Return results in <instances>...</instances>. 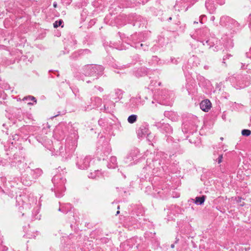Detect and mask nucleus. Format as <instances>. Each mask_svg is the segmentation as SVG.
Listing matches in <instances>:
<instances>
[{
    "label": "nucleus",
    "instance_id": "obj_39",
    "mask_svg": "<svg viewBox=\"0 0 251 251\" xmlns=\"http://www.w3.org/2000/svg\"><path fill=\"white\" fill-rule=\"evenodd\" d=\"M199 85H202V86H203L204 85V81L205 82L206 81L204 80V78L200 76L199 77Z\"/></svg>",
    "mask_w": 251,
    "mask_h": 251
},
{
    "label": "nucleus",
    "instance_id": "obj_59",
    "mask_svg": "<svg viewBox=\"0 0 251 251\" xmlns=\"http://www.w3.org/2000/svg\"><path fill=\"white\" fill-rule=\"evenodd\" d=\"M58 129H59V127H57V128L56 129L55 131V133H56V132H57V131L58 130Z\"/></svg>",
    "mask_w": 251,
    "mask_h": 251
},
{
    "label": "nucleus",
    "instance_id": "obj_62",
    "mask_svg": "<svg viewBox=\"0 0 251 251\" xmlns=\"http://www.w3.org/2000/svg\"><path fill=\"white\" fill-rule=\"evenodd\" d=\"M171 20H172V17H170V18H169V19H168V21H171Z\"/></svg>",
    "mask_w": 251,
    "mask_h": 251
},
{
    "label": "nucleus",
    "instance_id": "obj_46",
    "mask_svg": "<svg viewBox=\"0 0 251 251\" xmlns=\"http://www.w3.org/2000/svg\"><path fill=\"white\" fill-rule=\"evenodd\" d=\"M95 88L97 89L98 90H99L100 92H103V89L100 87V86H95Z\"/></svg>",
    "mask_w": 251,
    "mask_h": 251
},
{
    "label": "nucleus",
    "instance_id": "obj_60",
    "mask_svg": "<svg viewBox=\"0 0 251 251\" xmlns=\"http://www.w3.org/2000/svg\"><path fill=\"white\" fill-rule=\"evenodd\" d=\"M120 213V211L118 210L117 211V213L116 214V215H117L118 214H119Z\"/></svg>",
    "mask_w": 251,
    "mask_h": 251
},
{
    "label": "nucleus",
    "instance_id": "obj_41",
    "mask_svg": "<svg viewBox=\"0 0 251 251\" xmlns=\"http://www.w3.org/2000/svg\"><path fill=\"white\" fill-rule=\"evenodd\" d=\"M251 64H248L246 66V70H247V72L249 74H251Z\"/></svg>",
    "mask_w": 251,
    "mask_h": 251
},
{
    "label": "nucleus",
    "instance_id": "obj_50",
    "mask_svg": "<svg viewBox=\"0 0 251 251\" xmlns=\"http://www.w3.org/2000/svg\"><path fill=\"white\" fill-rule=\"evenodd\" d=\"M246 65L245 64H243V63H241V68L242 69H245L246 70Z\"/></svg>",
    "mask_w": 251,
    "mask_h": 251
},
{
    "label": "nucleus",
    "instance_id": "obj_32",
    "mask_svg": "<svg viewBox=\"0 0 251 251\" xmlns=\"http://www.w3.org/2000/svg\"><path fill=\"white\" fill-rule=\"evenodd\" d=\"M139 153V151L137 150L132 151L127 156V159L130 161L136 159L137 156Z\"/></svg>",
    "mask_w": 251,
    "mask_h": 251
},
{
    "label": "nucleus",
    "instance_id": "obj_3",
    "mask_svg": "<svg viewBox=\"0 0 251 251\" xmlns=\"http://www.w3.org/2000/svg\"><path fill=\"white\" fill-rule=\"evenodd\" d=\"M66 179L61 174L55 175L52 179V182L54 185V188H51L54 190L55 196L60 198L64 195L65 191V184Z\"/></svg>",
    "mask_w": 251,
    "mask_h": 251
},
{
    "label": "nucleus",
    "instance_id": "obj_38",
    "mask_svg": "<svg viewBox=\"0 0 251 251\" xmlns=\"http://www.w3.org/2000/svg\"><path fill=\"white\" fill-rule=\"evenodd\" d=\"M9 160L7 161L6 159H1L0 160V164H1L2 166H6L9 164Z\"/></svg>",
    "mask_w": 251,
    "mask_h": 251
},
{
    "label": "nucleus",
    "instance_id": "obj_28",
    "mask_svg": "<svg viewBox=\"0 0 251 251\" xmlns=\"http://www.w3.org/2000/svg\"><path fill=\"white\" fill-rule=\"evenodd\" d=\"M23 100L27 102V103L28 105H33L34 103H36V98L31 96H28L24 97Z\"/></svg>",
    "mask_w": 251,
    "mask_h": 251
},
{
    "label": "nucleus",
    "instance_id": "obj_4",
    "mask_svg": "<svg viewBox=\"0 0 251 251\" xmlns=\"http://www.w3.org/2000/svg\"><path fill=\"white\" fill-rule=\"evenodd\" d=\"M76 147V143L75 140H68L65 147L61 146L57 152L63 159H67L71 157Z\"/></svg>",
    "mask_w": 251,
    "mask_h": 251
},
{
    "label": "nucleus",
    "instance_id": "obj_17",
    "mask_svg": "<svg viewBox=\"0 0 251 251\" xmlns=\"http://www.w3.org/2000/svg\"><path fill=\"white\" fill-rule=\"evenodd\" d=\"M160 130L164 133L168 134H170L173 133V128L168 124L163 123L160 126Z\"/></svg>",
    "mask_w": 251,
    "mask_h": 251
},
{
    "label": "nucleus",
    "instance_id": "obj_47",
    "mask_svg": "<svg viewBox=\"0 0 251 251\" xmlns=\"http://www.w3.org/2000/svg\"><path fill=\"white\" fill-rule=\"evenodd\" d=\"M173 138L171 137V136H168V137H167L166 140L168 142H171L173 141Z\"/></svg>",
    "mask_w": 251,
    "mask_h": 251
},
{
    "label": "nucleus",
    "instance_id": "obj_29",
    "mask_svg": "<svg viewBox=\"0 0 251 251\" xmlns=\"http://www.w3.org/2000/svg\"><path fill=\"white\" fill-rule=\"evenodd\" d=\"M123 91L120 89H117L115 90V97L114 98L115 102L118 101L123 97Z\"/></svg>",
    "mask_w": 251,
    "mask_h": 251
},
{
    "label": "nucleus",
    "instance_id": "obj_63",
    "mask_svg": "<svg viewBox=\"0 0 251 251\" xmlns=\"http://www.w3.org/2000/svg\"><path fill=\"white\" fill-rule=\"evenodd\" d=\"M100 122H101V120H99V123L100 125H101Z\"/></svg>",
    "mask_w": 251,
    "mask_h": 251
},
{
    "label": "nucleus",
    "instance_id": "obj_8",
    "mask_svg": "<svg viewBox=\"0 0 251 251\" xmlns=\"http://www.w3.org/2000/svg\"><path fill=\"white\" fill-rule=\"evenodd\" d=\"M9 164L11 167H16L20 171V163H26L25 162V157L20 151H16L12 156L9 157Z\"/></svg>",
    "mask_w": 251,
    "mask_h": 251
},
{
    "label": "nucleus",
    "instance_id": "obj_16",
    "mask_svg": "<svg viewBox=\"0 0 251 251\" xmlns=\"http://www.w3.org/2000/svg\"><path fill=\"white\" fill-rule=\"evenodd\" d=\"M219 146H220L221 145L219 144ZM213 149L215 150V151L213 152V159L214 160H215L216 162H217L218 164H220L222 161L223 155L222 153H220V154L217 153L216 152V150H217L218 151L219 149H221V150H224V145H223L222 147H216V148L215 147H214Z\"/></svg>",
    "mask_w": 251,
    "mask_h": 251
},
{
    "label": "nucleus",
    "instance_id": "obj_2",
    "mask_svg": "<svg viewBox=\"0 0 251 251\" xmlns=\"http://www.w3.org/2000/svg\"><path fill=\"white\" fill-rule=\"evenodd\" d=\"M197 40L208 49H212L214 51H218L222 49V45L218 38L211 37L207 38L209 31L207 29H200L197 31Z\"/></svg>",
    "mask_w": 251,
    "mask_h": 251
},
{
    "label": "nucleus",
    "instance_id": "obj_57",
    "mask_svg": "<svg viewBox=\"0 0 251 251\" xmlns=\"http://www.w3.org/2000/svg\"><path fill=\"white\" fill-rule=\"evenodd\" d=\"M171 247L172 248H174L175 247V245H174V244H172V245H171Z\"/></svg>",
    "mask_w": 251,
    "mask_h": 251
},
{
    "label": "nucleus",
    "instance_id": "obj_23",
    "mask_svg": "<svg viewBox=\"0 0 251 251\" xmlns=\"http://www.w3.org/2000/svg\"><path fill=\"white\" fill-rule=\"evenodd\" d=\"M141 42H134V48L139 49L143 50L145 51L148 50L149 45L147 43H142Z\"/></svg>",
    "mask_w": 251,
    "mask_h": 251
},
{
    "label": "nucleus",
    "instance_id": "obj_25",
    "mask_svg": "<svg viewBox=\"0 0 251 251\" xmlns=\"http://www.w3.org/2000/svg\"><path fill=\"white\" fill-rule=\"evenodd\" d=\"M39 206L37 205L34 207L32 212V220H39L40 219L41 215L39 214Z\"/></svg>",
    "mask_w": 251,
    "mask_h": 251
},
{
    "label": "nucleus",
    "instance_id": "obj_33",
    "mask_svg": "<svg viewBox=\"0 0 251 251\" xmlns=\"http://www.w3.org/2000/svg\"><path fill=\"white\" fill-rule=\"evenodd\" d=\"M205 198H206L205 196H202L201 197H197L195 198V203L197 205H201L204 203Z\"/></svg>",
    "mask_w": 251,
    "mask_h": 251
},
{
    "label": "nucleus",
    "instance_id": "obj_6",
    "mask_svg": "<svg viewBox=\"0 0 251 251\" xmlns=\"http://www.w3.org/2000/svg\"><path fill=\"white\" fill-rule=\"evenodd\" d=\"M199 121L196 116H192L183 123L182 130L184 133H193L197 131Z\"/></svg>",
    "mask_w": 251,
    "mask_h": 251
},
{
    "label": "nucleus",
    "instance_id": "obj_64",
    "mask_svg": "<svg viewBox=\"0 0 251 251\" xmlns=\"http://www.w3.org/2000/svg\"><path fill=\"white\" fill-rule=\"evenodd\" d=\"M223 139H224L223 137H221V138H220V140H222H222H223Z\"/></svg>",
    "mask_w": 251,
    "mask_h": 251
},
{
    "label": "nucleus",
    "instance_id": "obj_44",
    "mask_svg": "<svg viewBox=\"0 0 251 251\" xmlns=\"http://www.w3.org/2000/svg\"><path fill=\"white\" fill-rule=\"evenodd\" d=\"M247 57L249 58H251V47L250 49V51L246 53Z\"/></svg>",
    "mask_w": 251,
    "mask_h": 251
},
{
    "label": "nucleus",
    "instance_id": "obj_9",
    "mask_svg": "<svg viewBox=\"0 0 251 251\" xmlns=\"http://www.w3.org/2000/svg\"><path fill=\"white\" fill-rule=\"evenodd\" d=\"M91 157L90 156L79 155L77 157L76 165L81 170L87 169L90 166Z\"/></svg>",
    "mask_w": 251,
    "mask_h": 251
},
{
    "label": "nucleus",
    "instance_id": "obj_37",
    "mask_svg": "<svg viewBox=\"0 0 251 251\" xmlns=\"http://www.w3.org/2000/svg\"><path fill=\"white\" fill-rule=\"evenodd\" d=\"M138 71L141 72L142 74H140L139 73H138L137 74V75L142 76L146 74L147 70H146V69H145V68H141L140 70H139Z\"/></svg>",
    "mask_w": 251,
    "mask_h": 251
},
{
    "label": "nucleus",
    "instance_id": "obj_5",
    "mask_svg": "<svg viewBox=\"0 0 251 251\" xmlns=\"http://www.w3.org/2000/svg\"><path fill=\"white\" fill-rule=\"evenodd\" d=\"M20 172L21 174V182L25 186H30L34 182L35 179L33 176V173L31 175L27 173V168L29 167L27 163H20Z\"/></svg>",
    "mask_w": 251,
    "mask_h": 251
},
{
    "label": "nucleus",
    "instance_id": "obj_55",
    "mask_svg": "<svg viewBox=\"0 0 251 251\" xmlns=\"http://www.w3.org/2000/svg\"><path fill=\"white\" fill-rule=\"evenodd\" d=\"M140 214L142 216L144 214V211L142 210V209H140Z\"/></svg>",
    "mask_w": 251,
    "mask_h": 251
},
{
    "label": "nucleus",
    "instance_id": "obj_12",
    "mask_svg": "<svg viewBox=\"0 0 251 251\" xmlns=\"http://www.w3.org/2000/svg\"><path fill=\"white\" fill-rule=\"evenodd\" d=\"M38 201L37 198L35 197L33 195H30L28 196V201L27 202H23L22 204V206L23 208L29 209L32 206L34 207L36 206L37 205H39V202H38V204L37 203Z\"/></svg>",
    "mask_w": 251,
    "mask_h": 251
},
{
    "label": "nucleus",
    "instance_id": "obj_53",
    "mask_svg": "<svg viewBox=\"0 0 251 251\" xmlns=\"http://www.w3.org/2000/svg\"><path fill=\"white\" fill-rule=\"evenodd\" d=\"M57 3L56 1H54L53 3V6L54 8H56L57 7Z\"/></svg>",
    "mask_w": 251,
    "mask_h": 251
},
{
    "label": "nucleus",
    "instance_id": "obj_20",
    "mask_svg": "<svg viewBox=\"0 0 251 251\" xmlns=\"http://www.w3.org/2000/svg\"><path fill=\"white\" fill-rule=\"evenodd\" d=\"M214 1V0H206L205 7L210 13H213L216 9Z\"/></svg>",
    "mask_w": 251,
    "mask_h": 251
},
{
    "label": "nucleus",
    "instance_id": "obj_27",
    "mask_svg": "<svg viewBox=\"0 0 251 251\" xmlns=\"http://www.w3.org/2000/svg\"><path fill=\"white\" fill-rule=\"evenodd\" d=\"M110 107L108 106H107V104L105 103L104 104L103 107L100 109L101 111H103V112H105L106 113H110L112 111L113 109V107L115 106V103L112 101H109Z\"/></svg>",
    "mask_w": 251,
    "mask_h": 251
},
{
    "label": "nucleus",
    "instance_id": "obj_45",
    "mask_svg": "<svg viewBox=\"0 0 251 251\" xmlns=\"http://www.w3.org/2000/svg\"><path fill=\"white\" fill-rule=\"evenodd\" d=\"M186 88L188 93L190 94L192 92L191 87L190 86V85H186Z\"/></svg>",
    "mask_w": 251,
    "mask_h": 251
},
{
    "label": "nucleus",
    "instance_id": "obj_36",
    "mask_svg": "<svg viewBox=\"0 0 251 251\" xmlns=\"http://www.w3.org/2000/svg\"><path fill=\"white\" fill-rule=\"evenodd\" d=\"M242 135L244 136H249L251 134V131L249 129H244L242 130Z\"/></svg>",
    "mask_w": 251,
    "mask_h": 251
},
{
    "label": "nucleus",
    "instance_id": "obj_18",
    "mask_svg": "<svg viewBox=\"0 0 251 251\" xmlns=\"http://www.w3.org/2000/svg\"><path fill=\"white\" fill-rule=\"evenodd\" d=\"M59 205L60 206L58 210L64 214L68 213L72 208V205L69 203L62 204L59 202Z\"/></svg>",
    "mask_w": 251,
    "mask_h": 251
},
{
    "label": "nucleus",
    "instance_id": "obj_24",
    "mask_svg": "<svg viewBox=\"0 0 251 251\" xmlns=\"http://www.w3.org/2000/svg\"><path fill=\"white\" fill-rule=\"evenodd\" d=\"M140 100L137 98H132L130 100L129 102V107L133 110H135L138 107V103Z\"/></svg>",
    "mask_w": 251,
    "mask_h": 251
},
{
    "label": "nucleus",
    "instance_id": "obj_21",
    "mask_svg": "<svg viewBox=\"0 0 251 251\" xmlns=\"http://www.w3.org/2000/svg\"><path fill=\"white\" fill-rule=\"evenodd\" d=\"M211 103L209 100H202L200 104L201 109L205 112H207L211 107Z\"/></svg>",
    "mask_w": 251,
    "mask_h": 251
},
{
    "label": "nucleus",
    "instance_id": "obj_49",
    "mask_svg": "<svg viewBox=\"0 0 251 251\" xmlns=\"http://www.w3.org/2000/svg\"><path fill=\"white\" fill-rule=\"evenodd\" d=\"M161 168L163 171L166 172L167 169V166H162Z\"/></svg>",
    "mask_w": 251,
    "mask_h": 251
},
{
    "label": "nucleus",
    "instance_id": "obj_31",
    "mask_svg": "<svg viewBox=\"0 0 251 251\" xmlns=\"http://www.w3.org/2000/svg\"><path fill=\"white\" fill-rule=\"evenodd\" d=\"M117 158L115 156H111L110 159V162L107 164L108 168H115L117 167Z\"/></svg>",
    "mask_w": 251,
    "mask_h": 251
},
{
    "label": "nucleus",
    "instance_id": "obj_42",
    "mask_svg": "<svg viewBox=\"0 0 251 251\" xmlns=\"http://www.w3.org/2000/svg\"><path fill=\"white\" fill-rule=\"evenodd\" d=\"M159 61V58L157 57V56H153L152 57V61H153V62L152 63V64L153 63H157Z\"/></svg>",
    "mask_w": 251,
    "mask_h": 251
},
{
    "label": "nucleus",
    "instance_id": "obj_1",
    "mask_svg": "<svg viewBox=\"0 0 251 251\" xmlns=\"http://www.w3.org/2000/svg\"><path fill=\"white\" fill-rule=\"evenodd\" d=\"M103 71L104 68L101 65H86L82 68L79 78L89 83L101 76Z\"/></svg>",
    "mask_w": 251,
    "mask_h": 251
},
{
    "label": "nucleus",
    "instance_id": "obj_54",
    "mask_svg": "<svg viewBox=\"0 0 251 251\" xmlns=\"http://www.w3.org/2000/svg\"><path fill=\"white\" fill-rule=\"evenodd\" d=\"M215 18L214 16H211L210 18V20L212 21H214L215 20Z\"/></svg>",
    "mask_w": 251,
    "mask_h": 251
},
{
    "label": "nucleus",
    "instance_id": "obj_58",
    "mask_svg": "<svg viewBox=\"0 0 251 251\" xmlns=\"http://www.w3.org/2000/svg\"><path fill=\"white\" fill-rule=\"evenodd\" d=\"M59 115H60V112H58V113L57 115H55L54 116H53V117H56V116H58Z\"/></svg>",
    "mask_w": 251,
    "mask_h": 251
},
{
    "label": "nucleus",
    "instance_id": "obj_56",
    "mask_svg": "<svg viewBox=\"0 0 251 251\" xmlns=\"http://www.w3.org/2000/svg\"><path fill=\"white\" fill-rule=\"evenodd\" d=\"M204 68L205 69V70H208L209 69V66L208 65H205L204 66Z\"/></svg>",
    "mask_w": 251,
    "mask_h": 251
},
{
    "label": "nucleus",
    "instance_id": "obj_43",
    "mask_svg": "<svg viewBox=\"0 0 251 251\" xmlns=\"http://www.w3.org/2000/svg\"><path fill=\"white\" fill-rule=\"evenodd\" d=\"M90 53V50L88 49H85L82 51V54H89Z\"/></svg>",
    "mask_w": 251,
    "mask_h": 251
},
{
    "label": "nucleus",
    "instance_id": "obj_22",
    "mask_svg": "<svg viewBox=\"0 0 251 251\" xmlns=\"http://www.w3.org/2000/svg\"><path fill=\"white\" fill-rule=\"evenodd\" d=\"M142 34L141 33H136L131 36V39L132 42L131 43V46L134 47V42H142Z\"/></svg>",
    "mask_w": 251,
    "mask_h": 251
},
{
    "label": "nucleus",
    "instance_id": "obj_26",
    "mask_svg": "<svg viewBox=\"0 0 251 251\" xmlns=\"http://www.w3.org/2000/svg\"><path fill=\"white\" fill-rule=\"evenodd\" d=\"M164 115L172 121H176L178 119L177 114L173 111H165L164 112Z\"/></svg>",
    "mask_w": 251,
    "mask_h": 251
},
{
    "label": "nucleus",
    "instance_id": "obj_30",
    "mask_svg": "<svg viewBox=\"0 0 251 251\" xmlns=\"http://www.w3.org/2000/svg\"><path fill=\"white\" fill-rule=\"evenodd\" d=\"M101 176V173L100 170H95L93 172H91L88 175V177L92 179H96L97 177H99Z\"/></svg>",
    "mask_w": 251,
    "mask_h": 251
},
{
    "label": "nucleus",
    "instance_id": "obj_11",
    "mask_svg": "<svg viewBox=\"0 0 251 251\" xmlns=\"http://www.w3.org/2000/svg\"><path fill=\"white\" fill-rule=\"evenodd\" d=\"M91 103L84 107V110L87 111L100 107L102 104V99L99 97H92L90 100Z\"/></svg>",
    "mask_w": 251,
    "mask_h": 251
},
{
    "label": "nucleus",
    "instance_id": "obj_19",
    "mask_svg": "<svg viewBox=\"0 0 251 251\" xmlns=\"http://www.w3.org/2000/svg\"><path fill=\"white\" fill-rule=\"evenodd\" d=\"M27 172L30 175L33 173V176L35 180L41 176L43 173L42 170L41 169L37 168L35 170H33L30 169L29 166L27 168Z\"/></svg>",
    "mask_w": 251,
    "mask_h": 251
},
{
    "label": "nucleus",
    "instance_id": "obj_34",
    "mask_svg": "<svg viewBox=\"0 0 251 251\" xmlns=\"http://www.w3.org/2000/svg\"><path fill=\"white\" fill-rule=\"evenodd\" d=\"M137 115L132 114L128 116L127 121L130 124H133L137 121Z\"/></svg>",
    "mask_w": 251,
    "mask_h": 251
},
{
    "label": "nucleus",
    "instance_id": "obj_10",
    "mask_svg": "<svg viewBox=\"0 0 251 251\" xmlns=\"http://www.w3.org/2000/svg\"><path fill=\"white\" fill-rule=\"evenodd\" d=\"M111 148L108 143L106 141L102 145L99 146L97 149V154L101 156L100 160H105V157H107L110 153Z\"/></svg>",
    "mask_w": 251,
    "mask_h": 251
},
{
    "label": "nucleus",
    "instance_id": "obj_48",
    "mask_svg": "<svg viewBox=\"0 0 251 251\" xmlns=\"http://www.w3.org/2000/svg\"><path fill=\"white\" fill-rule=\"evenodd\" d=\"M157 48H158V47L157 46H153L151 49V50L152 51H154L155 50H157Z\"/></svg>",
    "mask_w": 251,
    "mask_h": 251
},
{
    "label": "nucleus",
    "instance_id": "obj_40",
    "mask_svg": "<svg viewBox=\"0 0 251 251\" xmlns=\"http://www.w3.org/2000/svg\"><path fill=\"white\" fill-rule=\"evenodd\" d=\"M206 17L205 15H202L200 17V22L201 24H203V21H205L206 20Z\"/></svg>",
    "mask_w": 251,
    "mask_h": 251
},
{
    "label": "nucleus",
    "instance_id": "obj_52",
    "mask_svg": "<svg viewBox=\"0 0 251 251\" xmlns=\"http://www.w3.org/2000/svg\"><path fill=\"white\" fill-rule=\"evenodd\" d=\"M230 56V55H227L226 56H225L224 57H223V60H226V59L227 58H228V57Z\"/></svg>",
    "mask_w": 251,
    "mask_h": 251
},
{
    "label": "nucleus",
    "instance_id": "obj_61",
    "mask_svg": "<svg viewBox=\"0 0 251 251\" xmlns=\"http://www.w3.org/2000/svg\"><path fill=\"white\" fill-rule=\"evenodd\" d=\"M248 85V84H245V85H244V86H240V87H241V88H243V87H244V86H247V85Z\"/></svg>",
    "mask_w": 251,
    "mask_h": 251
},
{
    "label": "nucleus",
    "instance_id": "obj_15",
    "mask_svg": "<svg viewBox=\"0 0 251 251\" xmlns=\"http://www.w3.org/2000/svg\"><path fill=\"white\" fill-rule=\"evenodd\" d=\"M137 135L139 138H143L147 135V139L149 140V136L150 133H149V129L145 126H140L137 131Z\"/></svg>",
    "mask_w": 251,
    "mask_h": 251
},
{
    "label": "nucleus",
    "instance_id": "obj_7",
    "mask_svg": "<svg viewBox=\"0 0 251 251\" xmlns=\"http://www.w3.org/2000/svg\"><path fill=\"white\" fill-rule=\"evenodd\" d=\"M172 95L168 90H163L154 95V100L160 104L168 105L171 103L170 99Z\"/></svg>",
    "mask_w": 251,
    "mask_h": 251
},
{
    "label": "nucleus",
    "instance_id": "obj_51",
    "mask_svg": "<svg viewBox=\"0 0 251 251\" xmlns=\"http://www.w3.org/2000/svg\"><path fill=\"white\" fill-rule=\"evenodd\" d=\"M172 62L175 64H177V59H172Z\"/></svg>",
    "mask_w": 251,
    "mask_h": 251
},
{
    "label": "nucleus",
    "instance_id": "obj_14",
    "mask_svg": "<svg viewBox=\"0 0 251 251\" xmlns=\"http://www.w3.org/2000/svg\"><path fill=\"white\" fill-rule=\"evenodd\" d=\"M133 26H137L138 27L143 26L145 24V20L140 16L135 15L133 16Z\"/></svg>",
    "mask_w": 251,
    "mask_h": 251
},
{
    "label": "nucleus",
    "instance_id": "obj_35",
    "mask_svg": "<svg viewBox=\"0 0 251 251\" xmlns=\"http://www.w3.org/2000/svg\"><path fill=\"white\" fill-rule=\"evenodd\" d=\"M63 23V22L62 20L56 21L53 23V27L54 28H57L59 26H61L62 27H63V26L62 25Z\"/></svg>",
    "mask_w": 251,
    "mask_h": 251
},
{
    "label": "nucleus",
    "instance_id": "obj_13",
    "mask_svg": "<svg viewBox=\"0 0 251 251\" xmlns=\"http://www.w3.org/2000/svg\"><path fill=\"white\" fill-rule=\"evenodd\" d=\"M237 24L236 21L228 16H224L220 19V24L224 26L229 27L230 24L235 25Z\"/></svg>",
    "mask_w": 251,
    "mask_h": 251
}]
</instances>
